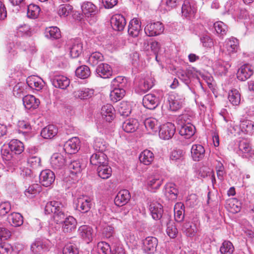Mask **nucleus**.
<instances>
[{"instance_id":"1","label":"nucleus","mask_w":254,"mask_h":254,"mask_svg":"<svg viewBox=\"0 0 254 254\" xmlns=\"http://www.w3.org/2000/svg\"><path fill=\"white\" fill-rule=\"evenodd\" d=\"M46 214L53 213V218L57 224L62 225V230L64 233L74 231L76 227V219L64 213V205L58 201H51L47 203L45 207Z\"/></svg>"},{"instance_id":"2","label":"nucleus","mask_w":254,"mask_h":254,"mask_svg":"<svg viewBox=\"0 0 254 254\" xmlns=\"http://www.w3.org/2000/svg\"><path fill=\"white\" fill-rule=\"evenodd\" d=\"M81 9L85 19L90 24L96 22L99 12L97 6L91 2L85 1L81 5Z\"/></svg>"},{"instance_id":"3","label":"nucleus","mask_w":254,"mask_h":254,"mask_svg":"<svg viewBox=\"0 0 254 254\" xmlns=\"http://www.w3.org/2000/svg\"><path fill=\"white\" fill-rule=\"evenodd\" d=\"M181 120L184 123L180 129V134L186 138H190L195 133V127L190 123V120L187 115H183Z\"/></svg>"},{"instance_id":"4","label":"nucleus","mask_w":254,"mask_h":254,"mask_svg":"<svg viewBox=\"0 0 254 254\" xmlns=\"http://www.w3.org/2000/svg\"><path fill=\"white\" fill-rule=\"evenodd\" d=\"M184 99L185 98L182 95L175 93H171L168 95L167 104L169 105L170 110L176 111L182 108Z\"/></svg>"},{"instance_id":"5","label":"nucleus","mask_w":254,"mask_h":254,"mask_svg":"<svg viewBox=\"0 0 254 254\" xmlns=\"http://www.w3.org/2000/svg\"><path fill=\"white\" fill-rule=\"evenodd\" d=\"M75 205L77 210L82 213H86L91 209L92 199L87 195L80 196L75 201Z\"/></svg>"},{"instance_id":"6","label":"nucleus","mask_w":254,"mask_h":254,"mask_svg":"<svg viewBox=\"0 0 254 254\" xmlns=\"http://www.w3.org/2000/svg\"><path fill=\"white\" fill-rule=\"evenodd\" d=\"M197 72L193 67L186 69H179L177 71V75L183 82L188 85L191 78H197Z\"/></svg>"},{"instance_id":"7","label":"nucleus","mask_w":254,"mask_h":254,"mask_svg":"<svg viewBox=\"0 0 254 254\" xmlns=\"http://www.w3.org/2000/svg\"><path fill=\"white\" fill-rule=\"evenodd\" d=\"M68 162L66 157L61 153H55L52 155L50 159L51 165L55 170L63 169Z\"/></svg>"},{"instance_id":"8","label":"nucleus","mask_w":254,"mask_h":254,"mask_svg":"<svg viewBox=\"0 0 254 254\" xmlns=\"http://www.w3.org/2000/svg\"><path fill=\"white\" fill-rule=\"evenodd\" d=\"M67 47L73 58L79 57L82 52V43L79 39L70 40L68 42Z\"/></svg>"},{"instance_id":"9","label":"nucleus","mask_w":254,"mask_h":254,"mask_svg":"<svg viewBox=\"0 0 254 254\" xmlns=\"http://www.w3.org/2000/svg\"><path fill=\"white\" fill-rule=\"evenodd\" d=\"M51 81L54 87L62 89H66L70 84V80L66 76L58 73L51 77Z\"/></svg>"},{"instance_id":"10","label":"nucleus","mask_w":254,"mask_h":254,"mask_svg":"<svg viewBox=\"0 0 254 254\" xmlns=\"http://www.w3.org/2000/svg\"><path fill=\"white\" fill-rule=\"evenodd\" d=\"M175 131V125L168 122L160 127L159 135L161 138L164 140H168L173 136Z\"/></svg>"},{"instance_id":"11","label":"nucleus","mask_w":254,"mask_h":254,"mask_svg":"<svg viewBox=\"0 0 254 254\" xmlns=\"http://www.w3.org/2000/svg\"><path fill=\"white\" fill-rule=\"evenodd\" d=\"M39 180L42 185L46 187H49L55 180V174L50 169L43 170L40 174Z\"/></svg>"},{"instance_id":"12","label":"nucleus","mask_w":254,"mask_h":254,"mask_svg":"<svg viewBox=\"0 0 254 254\" xmlns=\"http://www.w3.org/2000/svg\"><path fill=\"white\" fill-rule=\"evenodd\" d=\"M163 24L160 22L149 23L144 28L145 33L148 36H155L164 31Z\"/></svg>"},{"instance_id":"13","label":"nucleus","mask_w":254,"mask_h":254,"mask_svg":"<svg viewBox=\"0 0 254 254\" xmlns=\"http://www.w3.org/2000/svg\"><path fill=\"white\" fill-rule=\"evenodd\" d=\"M239 149L243 157L249 159L254 158V150L252 149L247 140L242 139L240 141Z\"/></svg>"},{"instance_id":"14","label":"nucleus","mask_w":254,"mask_h":254,"mask_svg":"<svg viewBox=\"0 0 254 254\" xmlns=\"http://www.w3.org/2000/svg\"><path fill=\"white\" fill-rule=\"evenodd\" d=\"M127 22L125 17L120 14H116L112 16L111 19V24L113 29L116 31H123Z\"/></svg>"},{"instance_id":"15","label":"nucleus","mask_w":254,"mask_h":254,"mask_svg":"<svg viewBox=\"0 0 254 254\" xmlns=\"http://www.w3.org/2000/svg\"><path fill=\"white\" fill-rule=\"evenodd\" d=\"M80 143V141L78 137H72L64 143V149L67 153L74 154L79 149Z\"/></svg>"},{"instance_id":"16","label":"nucleus","mask_w":254,"mask_h":254,"mask_svg":"<svg viewBox=\"0 0 254 254\" xmlns=\"http://www.w3.org/2000/svg\"><path fill=\"white\" fill-rule=\"evenodd\" d=\"M253 73V66L249 64H245L239 68L237 73V77L239 80L243 81L249 78Z\"/></svg>"},{"instance_id":"17","label":"nucleus","mask_w":254,"mask_h":254,"mask_svg":"<svg viewBox=\"0 0 254 254\" xmlns=\"http://www.w3.org/2000/svg\"><path fill=\"white\" fill-rule=\"evenodd\" d=\"M197 10L196 3L191 0H185L182 7V12L186 17L193 16Z\"/></svg>"},{"instance_id":"18","label":"nucleus","mask_w":254,"mask_h":254,"mask_svg":"<svg viewBox=\"0 0 254 254\" xmlns=\"http://www.w3.org/2000/svg\"><path fill=\"white\" fill-rule=\"evenodd\" d=\"M157 245L158 240L154 237H147L143 241V250L148 254L156 252Z\"/></svg>"},{"instance_id":"19","label":"nucleus","mask_w":254,"mask_h":254,"mask_svg":"<svg viewBox=\"0 0 254 254\" xmlns=\"http://www.w3.org/2000/svg\"><path fill=\"white\" fill-rule=\"evenodd\" d=\"M143 105L147 109L153 110L159 104V98L154 94H148L143 98Z\"/></svg>"},{"instance_id":"20","label":"nucleus","mask_w":254,"mask_h":254,"mask_svg":"<svg viewBox=\"0 0 254 254\" xmlns=\"http://www.w3.org/2000/svg\"><path fill=\"white\" fill-rule=\"evenodd\" d=\"M163 181V178L159 174H155L149 177L147 180L148 189L151 191H155L160 188Z\"/></svg>"},{"instance_id":"21","label":"nucleus","mask_w":254,"mask_h":254,"mask_svg":"<svg viewBox=\"0 0 254 254\" xmlns=\"http://www.w3.org/2000/svg\"><path fill=\"white\" fill-rule=\"evenodd\" d=\"M96 72L99 77L103 78H108L113 74V70L111 66L106 63L99 64L96 69Z\"/></svg>"},{"instance_id":"22","label":"nucleus","mask_w":254,"mask_h":254,"mask_svg":"<svg viewBox=\"0 0 254 254\" xmlns=\"http://www.w3.org/2000/svg\"><path fill=\"white\" fill-rule=\"evenodd\" d=\"M130 199V194L128 190H120L114 199L115 204L122 206L127 204Z\"/></svg>"},{"instance_id":"23","label":"nucleus","mask_w":254,"mask_h":254,"mask_svg":"<svg viewBox=\"0 0 254 254\" xmlns=\"http://www.w3.org/2000/svg\"><path fill=\"white\" fill-rule=\"evenodd\" d=\"M90 163L95 166H100L108 164L107 156L102 152L94 153L90 157Z\"/></svg>"},{"instance_id":"24","label":"nucleus","mask_w":254,"mask_h":254,"mask_svg":"<svg viewBox=\"0 0 254 254\" xmlns=\"http://www.w3.org/2000/svg\"><path fill=\"white\" fill-rule=\"evenodd\" d=\"M115 111L111 104H107L103 106L101 110L102 118L107 122H111L115 117Z\"/></svg>"},{"instance_id":"25","label":"nucleus","mask_w":254,"mask_h":254,"mask_svg":"<svg viewBox=\"0 0 254 254\" xmlns=\"http://www.w3.org/2000/svg\"><path fill=\"white\" fill-rule=\"evenodd\" d=\"M26 82L31 88L37 91L41 90L45 84L41 78L34 75L29 76L26 79Z\"/></svg>"},{"instance_id":"26","label":"nucleus","mask_w":254,"mask_h":254,"mask_svg":"<svg viewBox=\"0 0 254 254\" xmlns=\"http://www.w3.org/2000/svg\"><path fill=\"white\" fill-rule=\"evenodd\" d=\"M141 30V22L138 18H134L130 20L128 28L129 35L136 37L138 36Z\"/></svg>"},{"instance_id":"27","label":"nucleus","mask_w":254,"mask_h":254,"mask_svg":"<svg viewBox=\"0 0 254 254\" xmlns=\"http://www.w3.org/2000/svg\"><path fill=\"white\" fill-rule=\"evenodd\" d=\"M154 85L153 81L151 78H146L140 81L135 92L140 94H143L150 89Z\"/></svg>"},{"instance_id":"28","label":"nucleus","mask_w":254,"mask_h":254,"mask_svg":"<svg viewBox=\"0 0 254 254\" xmlns=\"http://www.w3.org/2000/svg\"><path fill=\"white\" fill-rule=\"evenodd\" d=\"M238 48V41L236 38L231 37L227 39L224 45V50L227 54L230 55L237 52Z\"/></svg>"},{"instance_id":"29","label":"nucleus","mask_w":254,"mask_h":254,"mask_svg":"<svg viewBox=\"0 0 254 254\" xmlns=\"http://www.w3.org/2000/svg\"><path fill=\"white\" fill-rule=\"evenodd\" d=\"M205 154L204 147L200 144L193 145L191 149V155L193 160L198 161L202 159Z\"/></svg>"},{"instance_id":"30","label":"nucleus","mask_w":254,"mask_h":254,"mask_svg":"<svg viewBox=\"0 0 254 254\" xmlns=\"http://www.w3.org/2000/svg\"><path fill=\"white\" fill-rule=\"evenodd\" d=\"M23 103L26 109H34L39 106L40 101L33 95H27L23 98Z\"/></svg>"},{"instance_id":"31","label":"nucleus","mask_w":254,"mask_h":254,"mask_svg":"<svg viewBox=\"0 0 254 254\" xmlns=\"http://www.w3.org/2000/svg\"><path fill=\"white\" fill-rule=\"evenodd\" d=\"M149 210L153 219L159 220L162 217L163 210L161 204L157 202L151 203L149 206Z\"/></svg>"},{"instance_id":"32","label":"nucleus","mask_w":254,"mask_h":254,"mask_svg":"<svg viewBox=\"0 0 254 254\" xmlns=\"http://www.w3.org/2000/svg\"><path fill=\"white\" fill-rule=\"evenodd\" d=\"M94 94V90L90 88H83L75 91L73 93L75 98L81 100H87L91 98Z\"/></svg>"},{"instance_id":"33","label":"nucleus","mask_w":254,"mask_h":254,"mask_svg":"<svg viewBox=\"0 0 254 254\" xmlns=\"http://www.w3.org/2000/svg\"><path fill=\"white\" fill-rule=\"evenodd\" d=\"M78 232L82 237L87 243H89L92 239L93 229L89 226L82 225L78 229Z\"/></svg>"},{"instance_id":"34","label":"nucleus","mask_w":254,"mask_h":254,"mask_svg":"<svg viewBox=\"0 0 254 254\" xmlns=\"http://www.w3.org/2000/svg\"><path fill=\"white\" fill-rule=\"evenodd\" d=\"M182 231L186 236L190 237H193L196 234L198 229L195 224L187 222L185 223L182 226Z\"/></svg>"},{"instance_id":"35","label":"nucleus","mask_w":254,"mask_h":254,"mask_svg":"<svg viewBox=\"0 0 254 254\" xmlns=\"http://www.w3.org/2000/svg\"><path fill=\"white\" fill-rule=\"evenodd\" d=\"M240 128L243 132L252 134L254 133V122L248 120L240 121Z\"/></svg>"},{"instance_id":"36","label":"nucleus","mask_w":254,"mask_h":254,"mask_svg":"<svg viewBox=\"0 0 254 254\" xmlns=\"http://www.w3.org/2000/svg\"><path fill=\"white\" fill-rule=\"evenodd\" d=\"M164 193L168 199L174 200L177 197L178 190L174 184L170 183L166 186Z\"/></svg>"},{"instance_id":"37","label":"nucleus","mask_w":254,"mask_h":254,"mask_svg":"<svg viewBox=\"0 0 254 254\" xmlns=\"http://www.w3.org/2000/svg\"><path fill=\"white\" fill-rule=\"evenodd\" d=\"M154 159V156L152 151L145 149L139 155V159L141 163L145 165L151 164Z\"/></svg>"},{"instance_id":"38","label":"nucleus","mask_w":254,"mask_h":254,"mask_svg":"<svg viewBox=\"0 0 254 254\" xmlns=\"http://www.w3.org/2000/svg\"><path fill=\"white\" fill-rule=\"evenodd\" d=\"M58 133L57 127L53 125H49L44 127L41 132V136L44 138H52Z\"/></svg>"},{"instance_id":"39","label":"nucleus","mask_w":254,"mask_h":254,"mask_svg":"<svg viewBox=\"0 0 254 254\" xmlns=\"http://www.w3.org/2000/svg\"><path fill=\"white\" fill-rule=\"evenodd\" d=\"M138 127L137 121L133 119L126 120L122 125L123 129L125 131L130 133L134 132Z\"/></svg>"},{"instance_id":"40","label":"nucleus","mask_w":254,"mask_h":254,"mask_svg":"<svg viewBox=\"0 0 254 254\" xmlns=\"http://www.w3.org/2000/svg\"><path fill=\"white\" fill-rule=\"evenodd\" d=\"M9 223L14 227H19L23 223V216L19 213H12L8 216Z\"/></svg>"},{"instance_id":"41","label":"nucleus","mask_w":254,"mask_h":254,"mask_svg":"<svg viewBox=\"0 0 254 254\" xmlns=\"http://www.w3.org/2000/svg\"><path fill=\"white\" fill-rule=\"evenodd\" d=\"M97 171L99 177L103 179L109 178L112 173V168L108 164L98 166Z\"/></svg>"},{"instance_id":"42","label":"nucleus","mask_w":254,"mask_h":254,"mask_svg":"<svg viewBox=\"0 0 254 254\" xmlns=\"http://www.w3.org/2000/svg\"><path fill=\"white\" fill-rule=\"evenodd\" d=\"M184 205L182 203H177L174 206V218L176 221L180 222L185 217Z\"/></svg>"},{"instance_id":"43","label":"nucleus","mask_w":254,"mask_h":254,"mask_svg":"<svg viewBox=\"0 0 254 254\" xmlns=\"http://www.w3.org/2000/svg\"><path fill=\"white\" fill-rule=\"evenodd\" d=\"M144 126L150 133L156 132L159 127L157 120L153 118L146 119L144 122Z\"/></svg>"},{"instance_id":"44","label":"nucleus","mask_w":254,"mask_h":254,"mask_svg":"<svg viewBox=\"0 0 254 254\" xmlns=\"http://www.w3.org/2000/svg\"><path fill=\"white\" fill-rule=\"evenodd\" d=\"M8 145L10 151L15 154H20L24 150L23 143L16 139L11 140Z\"/></svg>"},{"instance_id":"45","label":"nucleus","mask_w":254,"mask_h":254,"mask_svg":"<svg viewBox=\"0 0 254 254\" xmlns=\"http://www.w3.org/2000/svg\"><path fill=\"white\" fill-rule=\"evenodd\" d=\"M228 99L233 106H238L241 101V95L237 89H232L229 91Z\"/></svg>"},{"instance_id":"46","label":"nucleus","mask_w":254,"mask_h":254,"mask_svg":"<svg viewBox=\"0 0 254 254\" xmlns=\"http://www.w3.org/2000/svg\"><path fill=\"white\" fill-rule=\"evenodd\" d=\"M69 164H68V169L72 175H77L80 173L82 166L79 160L68 161Z\"/></svg>"},{"instance_id":"47","label":"nucleus","mask_w":254,"mask_h":254,"mask_svg":"<svg viewBox=\"0 0 254 254\" xmlns=\"http://www.w3.org/2000/svg\"><path fill=\"white\" fill-rule=\"evenodd\" d=\"M125 90L121 88H112L110 97L111 100L114 102L122 99L125 95Z\"/></svg>"},{"instance_id":"48","label":"nucleus","mask_w":254,"mask_h":254,"mask_svg":"<svg viewBox=\"0 0 254 254\" xmlns=\"http://www.w3.org/2000/svg\"><path fill=\"white\" fill-rule=\"evenodd\" d=\"M104 56L99 52H95L92 53L88 58V63L92 65L95 66L97 65L100 62L104 61Z\"/></svg>"},{"instance_id":"49","label":"nucleus","mask_w":254,"mask_h":254,"mask_svg":"<svg viewBox=\"0 0 254 254\" xmlns=\"http://www.w3.org/2000/svg\"><path fill=\"white\" fill-rule=\"evenodd\" d=\"M75 74L77 77L81 79H86L91 74L90 69L87 65H81L76 68Z\"/></svg>"},{"instance_id":"50","label":"nucleus","mask_w":254,"mask_h":254,"mask_svg":"<svg viewBox=\"0 0 254 254\" xmlns=\"http://www.w3.org/2000/svg\"><path fill=\"white\" fill-rule=\"evenodd\" d=\"M127 83V79L123 76H117L111 82V88L124 89Z\"/></svg>"},{"instance_id":"51","label":"nucleus","mask_w":254,"mask_h":254,"mask_svg":"<svg viewBox=\"0 0 254 254\" xmlns=\"http://www.w3.org/2000/svg\"><path fill=\"white\" fill-rule=\"evenodd\" d=\"M61 31L57 27H51L46 29V36L48 38L57 39L61 37Z\"/></svg>"},{"instance_id":"52","label":"nucleus","mask_w":254,"mask_h":254,"mask_svg":"<svg viewBox=\"0 0 254 254\" xmlns=\"http://www.w3.org/2000/svg\"><path fill=\"white\" fill-rule=\"evenodd\" d=\"M40 8L35 4H30L27 7V16L29 18L35 19L40 13Z\"/></svg>"},{"instance_id":"53","label":"nucleus","mask_w":254,"mask_h":254,"mask_svg":"<svg viewBox=\"0 0 254 254\" xmlns=\"http://www.w3.org/2000/svg\"><path fill=\"white\" fill-rule=\"evenodd\" d=\"M177 4V0H162L160 9L164 12L170 10Z\"/></svg>"},{"instance_id":"54","label":"nucleus","mask_w":254,"mask_h":254,"mask_svg":"<svg viewBox=\"0 0 254 254\" xmlns=\"http://www.w3.org/2000/svg\"><path fill=\"white\" fill-rule=\"evenodd\" d=\"M93 146L96 151L103 152L107 148V144L103 139L95 137L94 140Z\"/></svg>"},{"instance_id":"55","label":"nucleus","mask_w":254,"mask_h":254,"mask_svg":"<svg viewBox=\"0 0 254 254\" xmlns=\"http://www.w3.org/2000/svg\"><path fill=\"white\" fill-rule=\"evenodd\" d=\"M46 246L41 240H36L31 246V251L33 254H41Z\"/></svg>"},{"instance_id":"56","label":"nucleus","mask_w":254,"mask_h":254,"mask_svg":"<svg viewBox=\"0 0 254 254\" xmlns=\"http://www.w3.org/2000/svg\"><path fill=\"white\" fill-rule=\"evenodd\" d=\"M118 111L122 116L127 117L131 113L130 105L127 102L122 101L118 107Z\"/></svg>"},{"instance_id":"57","label":"nucleus","mask_w":254,"mask_h":254,"mask_svg":"<svg viewBox=\"0 0 254 254\" xmlns=\"http://www.w3.org/2000/svg\"><path fill=\"white\" fill-rule=\"evenodd\" d=\"M214 28L216 33L220 36H225L228 31L227 25L221 21L216 22L214 23Z\"/></svg>"},{"instance_id":"58","label":"nucleus","mask_w":254,"mask_h":254,"mask_svg":"<svg viewBox=\"0 0 254 254\" xmlns=\"http://www.w3.org/2000/svg\"><path fill=\"white\" fill-rule=\"evenodd\" d=\"M41 191V187L38 184H33L25 191V194L28 197H33Z\"/></svg>"},{"instance_id":"59","label":"nucleus","mask_w":254,"mask_h":254,"mask_svg":"<svg viewBox=\"0 0 254 254\" xmlns=\"http://www.w3.org/2000/svg\"><path fill=\"white\" fill-rule=\"evenodd\" d=\"M229 67H230V65L222 61H218L214 65L216 72L221 75L225 74Z\"/></svg>"},{"instance_id":"60","label":"nucleus","mask_w":254,"mask_h":254,"mask_svg":"<svg viewBox=\"0 0 254 254\" xmlns=\"http://www.w3.org/2000/svg\"><path fill=\"white\" fill-rule=\"evenodd\" d=\"M234 250V246L231 242L225 241L220 248L222 254H232Z\"/></svg>"},{"instance_id":"61","label":"nucleus","mask_w":254,"mask_h":254,"mask_svg":"<svg viewBox=\"0 0 254 254\" xmlns=\"http://www.w3.org/2000/svg\"><path fill=\"white\" fill-rule=\"evenodd\" d=\"M170 158L174 162H182L183 161L184 152L181 149H174L170 153Z\"/></svg>"},{"instance_id":"62","label":"nucleus","mask_w":254,"mask_h":254,"mask_svg":"<svg viewBox=\"0 0 254 254\" xmlns=\"http://www.w3.org/2000/svg\"><path fill=\"white\" fill-rule=\"evenodd\" d=\"M97 249L100 254H109L111 253L112 246L111 247L106 242H100L97 244Z\"/></svg>"},{"instance_id":"63","label":"nucleus","mask_w":254,"mask_h":254,"mask_svg":"<svg viewBox=\"0 0 254 254\" xmlns=\"http://www.w3.org/2000/svg\"><path fill=\"white\" fill-rule=\"evenodd\" d=\"M30 35V28L28 25H20L17 28L16 35L18 37L29 36Z\"/></svg>"},{"instance_id":"64","label":"nucleus","mask_w":254,"mask_h":254,"mask_svg":"<svg viewBox=\"0 0 254 254\" xmlns=\"http://www.w3.org/2000/svg\"><path fill=\"white\" fill-rule=\"evenodd\" d=\"M72 6L69 4H61L59 7L58 14L60 16H67L71 11Z\"/></svg>"}]
</instances>
